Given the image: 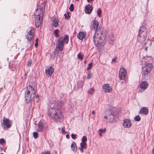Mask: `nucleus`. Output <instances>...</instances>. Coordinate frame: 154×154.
<instances>
[{
    "instance_id": "f257e3e1",
    "label": "nucleus",
    "mask_w": 154,
    "mask_h": 154,
    "mask_svg": "<svg viewBox=\"0 0 154 154\" xmlns=\"http://www.w3.org/2000/svg\"><path fill=\"white\" fill-rule=\"evenodd\" d=\"M49 105L50 107L48 110V116L51 118H53L57 120L62 119L63 116L60 109L62 106L61 102L58 100L54 101L52 103L50 102Z\"/></svg>"
},
{
    "instance_id": "f03ea898",
    "label": "nucleus",
    "mask_w": 154,
    "mask_h": 154,
    "mask_svg": "<svg viewBox=\"0 0 154 154\" xmlns=\"http://www.w3.org/2000/svg\"><path fill=\"white\" fill-rule=\"evenodd\" d=\"M107 36L104 33L99 30H96L94 33L93 40L95 45H100L104 42L106 39Z\"/></svg>"
},
{
    "instance_id": "7ed1b4c3",
    "label": "nucleus",
    "mask_w": 154,
    "mask_h": 154,
    "mask_svg": "<svg viewBox=\"0 0 154 154\" xmlns=\"http://www.w3.org/2000/svg\"><path fill=\"white\" fill-rule=\"evenodd\" d=\"M143 64L145 66L142 67V76L144 79L147 80L149 79V73L152 69L153 66L151 63H147L145 60V58L141 60Z\"/></svg>"
},
{
    "instance_id": "20e7f679",
    "label": "nucleus",
    "mask_w": 154,
    "mask_h": 154,
    "mask_svg": "<svg viewBox=\"0 0 154 154\" xmlns=\"http://www.w3.org/2000/svg\"><path fill=\"white\" fill-rule=\"evenodd\" d=\"M35 93L34 88L31 86L29 85L27 87V90L25 92L26 102L28 103L32 101L35 97Z\"/></svg>"
},
{
    "instance_id": "39448f33",
    "label": "nucleus",
    "mask_w": 154,
    "mask_h": 154,
    "mask_svg": "<svg viewBox=\"0 0 154 154\" xmlns=\"http://www.w3.org/2000/svg\"><path fill=\"white\" fill-rule=\"evenodd\" d=\"M147 36V32L146 27L144 26H142L140 27L138 32V39L141 42H143Z\"/></svg>"
},
{
    "instance_id": "423d86ee",
    "label": "nucleus",
    "mask_w": 154,
    "mask_h": 154,
    "mask_svg": "<svg viewBox=\"0 0 154 154\" xmlns=\"http://www.w3.org/2000/svg\"><path fill=\"white\" fill-rule=\"evenodd\" d=\"M37 11H40V13L38 14L37 15H35V26L37 27H39L41 25L42 21V18H41V16H43L42 10L41 8H38L37 9Z\"/></svg>"
},
{
    "instance_id": "0eeeda50",
    "label": "nucleus",
    "mask_w": 154,
    "mask_h": 154,
    "mask_svg": "<svg viewBox=\"0 0 154 154\" xmlns=\"http://www.w3.org/2000/svg\"><path fill=\"white\" fill-rule=\"evenodd\" d=\"M1 124L4 128L5 129V128L8 129L11 127L12 122L9 119H6L5 117H4L2 123Z\"/></svg>"
},
{
    "instance_id": "6e6552de",
    "label": "nucleus",
    "mask_w": 154,
    "mask_h": 154,
    "mask_svg": "<svg viewBox=\"0 0 154 154\" xmlns=\"http://www.w3.org/2000/svg\"><path fill=\"white\" fill-rule=\"evenodd\" d=\"M126 71L124 68H121L119 72V77L120 80H125L126 79Z\"/></svg>"
},
{
    "instance_id": "1a4fd4ad",
    "label": "nucleus",
    "mask_w": 154,
    "mask_h": 154,
    "mask_svg": "<svg viewBox=\"0 0 154 154\" xmlns=\"http://www.w3.org/2000/svg\"><path fill=\"white\" fill-rule=\"evenodd\" d=\"M34 32L35 29H34L32 28L29 30L26 36V38L28 41L30 42L33 39Z\"/></svg>"
},
{
    "instance_id": "9d476101",
    "label": "nucleus",
    "mask_w": 154,
    "mask_h": 154,
    "mask_svg": "<svg viewBox=\"0 0 154 154\" xmlns=\"http://www.w3.org/2000/svg\"><path fill=\"white\" fill-rule=\"evenodd\" d=\"M99 23L97 21H92L91 23L90 28L94 30H99Z\"/></svg>"
},
{
    "instance_id": "9b49d317",
    "label": "nucleus",
    "mask_w": 154,
    "mask_h": 154,
    "mask_svg": "<svg viewBox=\"0 0 154 154\" xmlns=\"http://www.w3.org/2000/svg\"><path fill=\"white\" fill-rule=\"evenodd\" d=\"M131 122L130 120L128 119H125L124 120L123 123V126L126 128H129L131 126Z\"/></svg>"
},
{
    "instance_id": "f8f14e48",
    "label": "nucleus",
    "mask_w": 154,
    "mask_h": 154,
    "mask_svg": "<svg viewBox=\"0 0 154 154\" xmlns=\"http://www.w3.org/2000/svg\"><path fill=\"white\" fill-rule=\"evenodd\" d=\"M57 44L58 46L63 47L64 45V41L63 39V37H60L58 38Z\"/></svg>"
},
{
    "instance_id": "ddd939ff",
    "label": "nucleus",
    "mask_w": 154,
    "mask_h": 154,
    "mask_svg": "<svg viewBox=\"0 0 154 154\" xmlns=\"http://www.w3.org/2000/svg\"><path fill=\"white\" fill-rule=\"evenodd\" d=\"M92 10V6L90 5H88L85 7V11L86 13L88 14L91 13Z\"/></svg>"
},
{
    "instance_id": "4468645a",
    "label": "nucleus",
    "mask_w": 154,
    "mask_h": 154,
    "mask_svg": "<svg viewBox=\"0 0 154 154\" xmlns=\"http://www.w3.org/2000/svg\"><path fill=\"white\" fill-rule=\"evenodd\" d=\"M103 88L104 89V91L105 92H109L111 91V89L109 87L108 84L104 85L103 86Z\"/></svg>"
},
{
    "instance_id": "2eb2a0df",
    "label": "nucleus",
    "mask_w": 154,
    "mask_h": 154,
    "mask_svg": "<svg viewBox=\"0 0 154 154\" xmlns=\"http://www.w3.org/2000/svg\"><path fill=\"white\" fill-rule=\"evenodd\" d=\"M38 128L37 130V131L38 132H42L44 129V124L43 123L41 122H40L39 123L38 125Z\"/></svg>"
},
{
    "instance_id": "dca6fc26",
    "label": "nucleus",
    "mask_w": 154,
    "mask_h": 154,
    "mask_svg": "<svg viewBox=\"0 0 154 154\" xmlns=\"http://www.w3.org/2000/svg\"><path fill=\"white\" fill-rule=\"evenodd\" d=\"M54 72V69L52 66L49 67L48 69L45 70V72L47 75H51Z\"/></svg>"
},
{
    "instance_id": "f3484780",
    "label": "nucleus",
    "mask_w": 154,
    "mask_h": 154,
    "mask_svg": "<svg viewBox=\"0 0 154 154\" xmlns=\"http://www.w3.org/2000/svg\"><path fill=\"white\" fill-rule=\"evenodd\" d=\"M108 117L109 118V120L110 122H112L114 120V114L112 112L110 111L108 115Z\"/></svg>"
},
{
    "instance_id": "a211bd4d",
    "label": "nucleus",
    "mask_w": 154,
    "mask_h": 154,
    "mask_svg": "<svg viewBox=\"0 0 154 154\" xmlns=\"http://www.w3.org/2000/svg\"><path fill=\"white\" fill-rule=\"evenodd\" d=\"M148 85V83L146 81H144L141 83L140 88L142 89H145L147 88Z\"/></svg>"
},
{
    "instance_id": "6ab92c4d",
    "label": "nucleus",
    "mask_w": 154,
    "mask_h": 154,
    "mask_svg": "<svg viewBox=\"0 0 154 154\" xmlns=\"http://www.w3.org/2000/svg\"><path fill=\"white\" fill-rule=\"evenodd\" d=\"M140 112L141 114L146 115L148 113L149 110L146 107H143L140 110Z\"/></svg>"
},
{
    "instance_id": "aec40b11",
    "label": "nucleus",
    "mask_w": 154,
    "mask_h": 154,
    "mask_svg": "<svg viewBox=\"0 0 154 154\" xmlns=\"http://www.w3.org/2000/svg\"><path fill=\"white\" fill-rule=\"evenodd\" d=\"M85 34L83 32H80L77 35V38L81 40H82L85 37Z\"/></svg>"
},
{
    "instance_id": "412c9836",
    "label": "nucleus",
    "mask_w": 154,
    "mask_h": 154,
    "mask_svg": "<svg viewBox=\"0 0 154 154\" xmlns=\"http://www.w3.org/2000/svg\"><path fill=\"white\" fill-rule=\"evenodd\" d=\"M71 147L74 152H76L77 151V146L75 142H73L71 145Z\"/></svg>"
},
{
    "instance_id": "4be33fe9",
    "label": "nucleus",
    "mask_w": 154,
    "mask_h": 154,
    "mask_svg": "<svg viewBox=\"0 0 154 154\" xmlns=\"http://www.w3.org/2000/svg\"><path fill=\"white\" fill-rule=\"evenodd\" d=\"M59 20L56 19H54L53 20V25L55 27H57L58 26Z\"/></svg>"
},
{
    "instance_id": "5701e85b",
    "label": "nucleus",
    "mask_w": 154,
    "mask_h": 154,
    "mask_svg": "<svg viewBox=\"0 0 154 154\" xmlns=\"http://www.w3.org/2000/svg\"><path fill=\"white\" fill-rule=\"evenodd\" d=\"M84 82L82 80L79 81L77 83V86L79 88H81L82 87Z\"/></svg>"
},
{
    "instance_id": "b1692460",
    "label": "nucleus",
    "mask_w": 154,
    "mask_h": 154,
    "mask_svg": "<svg viewBox=\"0 0 154 154\" xmlns=\"http://www.w3.org/2000/svg\"><path fill=\"white\" fill-rule=\"evenodd\" d=\"M63 39L64 41V42H65L66 44H68L69 39L68 36L67 35H65V36L64 37V39Z\"/></svg>"
},
{
    "instance_id": "393cba45",
    "label": "nucleus",
    "mask_w": 154,
    "mask_h": 154,
    "mask_svg": "<svg viewBox=\"0 0 154 154\" xmlns=\"http://www.w3.org/2000/svg\"><path fill=\"white\" fill-rule=\"evenodd\" d=\"M134 119L137 121H139L141 120V118L140 116L137 115L135 116L134 118Z\"/></svg>"
},
{
    "instance_id": "a878e982",
    "label": "nucleus",
    "mask_w": 154,
    "mask_h": 154,
    "mask_svg": "<svg viewBox=\"0 0 154 154\" xmlns=\"http://www.w3.org/2000/svg\"><path fill=\"white\" fill-rule=\"evenodd\" d=\"M77 57L79 59L82 60L83 59V56L80 53H79L77 55Z\"/></svg>"
},
{
    "instance_id": "bb28decb",
    "label": "nucleus",
    "mask_w": 154,
    "mask_h": 154,
    "mask_svg": "<svg viewBox=\"0 0 154 154\" xmlns=\"http://www.w3.org/2000/svg\"><path fill=\"white\" fill-rule=\"evenodd\" d=\"M58 32H59L58 29H56L54 31V33L56 37H58L59 36V35L58 34Z\"/></svg>"
},
{
    "instance_id": "cd10ccee",
    "label": "nucleus",
    "mask_w": 154,
    "mask_h": 154,
    "mask_svg": "<svg viewBox=\"0 0 154 154\" xmlns=\"http://www.w3.org/2000/svg\"><path fill=\"white\" fill-rule=\"evenodd\" d=\"M86 145L87 143L86 142H82L80 144L81 147L84 148H85Z\"/></svg>"
},
{
    "instance_id": "c85d7f7f",
    "label": "nucleus",
    "mask_w": 154,
    "mask_h": 154,
    "mask_svg": "<svg viewBox=\"0 0 154 154\" xmlns=\"http://www.w3.org/2000/svg\"><path fill=\"white\" fill-rule=\"evenodd\" d=\"M97 14L98 16L99 17H100L101 16V14L102 13L100 9H98V10L97 11Z\"/></svg>"
},
{
    "instance_id": "c756f323",
    "label": "nucleus",
    "mask_w": 154,
    "mask_h": 154,
    "mask_svg": "<svg viewBox=\"0 0 154 154\" xmlns=\"http://www.w3.org/2000/svg\"><path fill=\"white\" fill-rule=\"evenodd\" d=\"M94 90L93 88H91V89L88 91V93L90 94H92L94 93Z\"/></svg>"
},
{
    "instance_id": "7c9ffc66",
    "label": "nucleus",
    "mask_w": 154,
    "mask_h": 154,
    "mask_svg": "<svg viewBox=\"0 0 154 154\" xmlns=\"http://www.w3.org/2000/svg\"><path fill=\"white\" fill-rule=\"evenodd\" d=\"M69 12H68L67 14H64V16H65V17L66 19H69V18H70V17L69 14Z\"/></svg>"
},
{
    "instance_id": "2f4dec72",
    "label": "nucleus",
    "mask_w": 154,
    "mask_h": 154,
    "mask_svg": "<svg viewBox=\"0 0 154 154\" xmlns=\"http://www.w3.org/2000/svg\"><path fill=\"white\" fill-rule=\"evenodd\" d=\"M33 134L35 138H36L38 137V134L37 132H34L33 133Z\"/></svg>"
},
{
    "instance_id": "473e14b6",
    "label": "nucleus",
    "mask_w": 154,
    "mask_h": 154,
    "mask_svg": "<svg viewBox=\"0 0 154 154\" xmlns=\"http://www.w3.org/2000/svg\"><path fill=\"white\" fill-rule=\"evenodd\" d=\"M87 140L86 137L85 136H83L82 139V142H86Z\"/></svg>"
},
{
    "instance_id": "72a5a7b5",
    "label": "nucleus",
    "mask_w": 154,
    "mask_h": 154,
    "mask_svg": "<svg viewBox=\"0 0 154 154\" xmlns=\"http://www.w3.org/2000/svg\"><path fill=\"white\" fill-rule=\"evenodd\" d=\"M73 4H72L70 5V7L69 8V9L70 11H73Z\"/></svg>"
},
{
    "instance_id": "f704fd0d",
    "label": "nucleus",
    "mask_w": 154,
    "mask_h": 154,
    "mask_svg": "<svg viewBox=\"0 0 154 154\" xmlns=\"http://www.w3.org/2000/svg\"><path fill=\"white\" fill-rule=\"evenodd\" d=\"M92 64H93L92 63H91L88 65V66L87 68V70H88L92 68Z\"/></svg>"
},
{
    "instance_id": "c9c22d12",
    "label": "nucleus",
    "mask_w": 154,
    "mask_h": 154,
    "mask_svg": "<svg viewBox=\"0 0 154 154\" xmlns=\"http://www.w3.org/2000/svg\"><path fill=\"white\" fill-rule=\"evenodd\" d=\"M92 75V73H91L89 72L88 75L87 77V78L88 79H90L91 78Z\"/></svg>"
},
{
    "instance_id": "e433bc0d",
    "label": "nucleus",
    "mask_w": 154,
    "mask_h": 154,
    "mask_svg": "<svg viewBox=\"0 0 154 154\" xmlns=\"http://www.w3.org/2000/svg\"><path fill=\"white\" fill-rule=\"evenodd\" d=\"M38 38H37L35 40V46L36 47H37L38 46Z\"/></svg>"
},
{
    "instance_id": "4c0bfd02",
    "label": "nucleus",
    "mask_w": 154,
    "mask_h": 154,
    "mask_svg": "<svg viewBox=\"0 0 154 154\" xmlns=\"http://www.w3.org/2000/svg\"><path fill=\"white\" fill-rule=\"evenodd\" d=\"M58 48V51H62L63 49V47L58 46L57 47Z\"/></svg>"
},
{
    "instance_id": "58836bf2",
    "label": "nucleus",
    "mask_w": 154,
    "mask_h": 154,
    "mask_svg": "<svg viewBox=\"0 0 154 154\" xmlns=\"http://www.w3.org/2000/svg\"><path fill=\"white\" fill-rule=\"evenodd\" d=\"M76 134H72L71 135V137L72 138L74 139H76Z\"/></svg>"
},
{
    "instance_id": "ea45409f",
    "label": "nucleus",
    "mask_w": 154,
    "mask_h": 154,
    "mask_svg": "<svg viewBox=\"0 0 154 154\" xmlns=\"http://www.w3.org/2000/svg\"><path fill=\"white\" fill-rule=\"evenodd\" d=\"M5 142V140L3 138L0 139V144H2Z\"/></svg>"
},
{
    "instance_id": "a19ab883",
    "label": "nucleus",
    "mask_w": 154,
    "mask_h": 154,
    "mask_svg": "<svg viewBox=\"0 0 154 154\" xmlns=\"http://www.w3.org/2000/svg\"><path fill=\"white\" fill-rule=\"evenodd\" d=\"M32 63V62L31 60L29 61L27 63V66H30Z\"/></svg>"
},
{
    "instance_id": "79ce46f5",
    "label": "nucleus",
    "mask_w": 154,
    "mask_h": 154,
    "mask_svg": "<svg viewBox=\"0 0 154 154\" xmlns=\"http://www.w3.org/2000/svg\"><path fill=\"white\" fill-rule=\"evenodd\" d=\"M61 132L63 134H66V133L65 132V130H64V128L63 127L62 128V130Z\"/></svg>"
},
{
    "instance_id": "37998d69",
    "label": "nucleus",
    "mask_w": 154,
    "mask_h": 154,
    "mask_svg": "<svg viewBox=\"0 0 154 154\" xmlns=\"http://www.w3.org/2000/svg\"><path fill=\"white\" fill-rule=\"evenodd\" d=\"M84 148L81 147V148H80V150L82 152H83V149Z\"/></svg>"
},
{
    "instance_id": "c03bdc74",
    "label": "nucleus",
    "mask_w": 154,
    "mask_h": 154,
    "mask_svg": "<svg viewBox=\"0 0 154 154\" xmlns=\"http://www.w3.org/2000/svg\"><path fill=\"white\" fill-rule=\"evenodd\" d=\"M103 129H99L98 131L99 132H101V133L103 132Z\"/></svg>"
},
{
    "instance_id": "a18cd8bd",
    "label": "nucleus",
    "mask_w": 154,
    "mask_h": 154,
    "mask_svg": "<svg viewBox=\"0 0 154 154\" xmlns=\"http://www.w3.org/2000/svg\"><path fill=\"white\" fill-rule=\"evenodd\" d=\"M114 42V40L113 39H110V44H113Z\"/></svg>"
},
{
    "instance_id": "49530a36",
    "label": "nucleus",
    "mask_w": 154,
    "mask_h": 154,
    "mask_svg": "<svg viewBox=\"0 0 154 154\" xmlns=\"http://www.w3.org/2000/svg\"><path fill=\"white\" fill-rule=\"evenodd\" d=\"M0 150H1V152L2 150H3V151H4V152H5V149H2V148L0 147Z\"/></svg>"
},
{
    "instance_id": "de8ad7c7",
    "label": "nucleus",
    "mask_w": 154,
    "mask_h": 154,
    "mask_svg": "<svg viewBox=\"0 0 154 154\" xmlns=\"http://www.w3.org/2000/svg\"><path fill=\"white\" fill-rule=\"evenodd\" d=\"M108 118V117H107V116H104V119H107V118Z\"/></svg>"
},
{
    "instance_id": "09e8293b",
    "label": "nucleus",
    "mask_w": 154,
    "mask_h": 154,
    "mask_svg": "<svg viewBox=\"0 0 154 154\" xmlns=\"http://www.w3.org/2000/svg\"><path fill=\"white\" fill-rule=\"evenodd\" d=\"M45 154H51L49 152H46V153H45Z\"/></svg>"
},
{
    "instance_id": "8fccbe9b",
    "label": "nucleus",
    "mask_w": 154,
    "mask_h": 154,
    "mask_svg": "<svg viewBox=\"0 0 154 154\" xmlns=\"http://www.w3.org/2000/svg\"><path fill=\"white\" fill-rule=\"evenodd\" d=\"M92 113L93 114H95V112L94 111H93L92 112Z\"/></svg>"
},
{
    "instance_id": "3c124183",
    "label": "nucleus",
    "mask_w": 154,
    "mask_h": 154,
    "mask_svg": "<svg viewBox=\"0 0 154 154\" xmlns=\"http://www.w3.org/2000/svg\"><path fill=\"white\" fill-rule=\"evenodd\" d=\"M116 61V59L114 58L112 59V62H114Z\"/></svg>"
},
{
    "instance_id": "603ef678",
    "label": "nucleus",
    "mask_w": 154,
    "mask_h": 154,
    "mask_svg": "<svg viewBox=\"0 0 154 154\" xmlns=\"http://www.w3.org/2000/svg\"><path fill=\"white\" fill-rule=\"evenodd\" d=\"M117 154H121V152L120 151H118L117 152Z\"/></svg>"
},
{
    "instance_id": "864d4df0",
    "label": "nucleus",
    "mask_w": 154,
    "mask_h": 154,
    "mask_svg": "<svg viewBox=\"0 0 154 154\" xmlns=\"http://www.w3.org/2000/svg\"><path fill=\"white\" fill-rule=\"evenodd\" d=\"M93 1V0H87V1L88 2H90L91 1Z\"/></svg>"
},
{
    "instance_id": "5fc2aeb1",
    "label": "nucleus",
    "mask_w": 154,
    "mask_h": 154,
    "mask_svg": "<svg viewBox=\"0 0 154 154\" xmlns=\"http://www.w3.org/2000/svg\"><path fill=\"white\" fill-rule=\"evenodd\" d=\"M103 130V132H104L106 131V128H104Z\"/></svg>"
},
{
    "instance_id": "6e6d98bb",
    "label": "nucleus",
    "mask_w": 154,
    "mask_h": 154,
    "mask_svg": "<svg viewBox=\"0 0 154 154\" xmlns=\"http://www.w3.org/2000/svg\"><path fill=\"white\" fill-rule=\"evenodd\" d=\"M99 135L100 136H102V133L101 132H99Z\"/></svg>"
},
{
    "instance_id": "4d7b16f0",
    "label": "nucleus",
    "mask_w": 154,
    "mask_h": 154,
    "mask_svg": "<svg viewBox=\"0 0 154 154\" xmlns=\"http://www.w3.org/2000/svg\"><path fill=\"white\" fill-rule=\"evenodd\" d=\"M69 137V135L68 134H67L66 135V137L67 138H68V137Z\"/></svg>"
},
{
    "instance_id": "13d9d810",
    "label": "nucleus",
    "mask_w": 154,
    "mask_h": 154,
    "mask_svg": "<svg viewBox=\"0 0 154 154\" xmlns=\"http://www.w3.org/2000/svg\"><path fill=\"white\" fill-rule=\"evenodd\" d=\"M87 62V61L86 60H85V61H84V63L85 64H86V63Z\"/></svg>"
},
{
    "instance_id": "bf43d9fd",
    "label": "nucleus",
    "mask_w": 154,
    "mask_h": 154,
    "mask_svg": "<svg viewBox=\"0 0 154 154\" xmlns=\"http://www.w3.org/2000/svg\"><path fill=\"white\" fill-rule=\"evenodd\" d=\"M54 54H55V55L56 54V51H54Z\"/></svg>"
},
{
    "instance_id": "052dcab7",
    "label": "nucleus",
    "mask_w": 154,
    "mask_h": 154,
    "mask_svg": "<svg viewBox=\"0 0 154 154\" xmlns=\"http://www.w3.org/2000/svg\"><path fill=\"white\" fill-rule=\"evenodd\" d=\"M37 98H39V96L38 95H37Z\"/></svg>"
},
{
    "instance_id": "680f3d73",
    "label": "nucleus",
    "mask_w": 154,
    "mask_h": 154,
    "mask_svg": "<svg viewBox=\"0 0 154 154\" xmlns=\"http://www.w3.org/2000/svg\"><path fill=\"white\" fill-rule=\"evenodd\" d=\"M85 76H84L83 77V78H85Z\"/></svg>"
},
{
    "instance_id": "e2e57ef3",
    "label": "nucleus",
    "mask_w": 154,
    "mask_h": 154,
    "mask_svg": "<svg viewBox=\"0 0 154 154\" xmlns=\"http://www.w3.org/2000/svg\"><path fill=\"white\" fill-rule=\"evenodd\" d=\"M146 50H147V48H146Z\"/></svg>"
},
{
    "instance_id": "0e129e2a",
    "label": "nucleus",
    "mask_w": 154,
    "mask_h": 154,
    "mask_svg": "<svg viewBox=\"0 0 154 154\" xmlns=\"http://www.w3.org/2000/svg\"><path fill=\"white\" fill-rule=\"evenodd\" d=\"M0 154H4L2 153H1Z\"/></svg>"
},
{
    "instance_id": "69168bd1",
    "label": "nucleus",
    "mask_w": 154,
    "mask_h": 154,
    "mask_svg": "<svg viewBox=\"0 0 154 154\" xmlns=\"http://www.w3.org/2000/svg\"><path fill=\"white\" fill-rule=\"evenodd\" d=\"M2 89V88H1V90Z\"/></svg>"
}]
</instances>
